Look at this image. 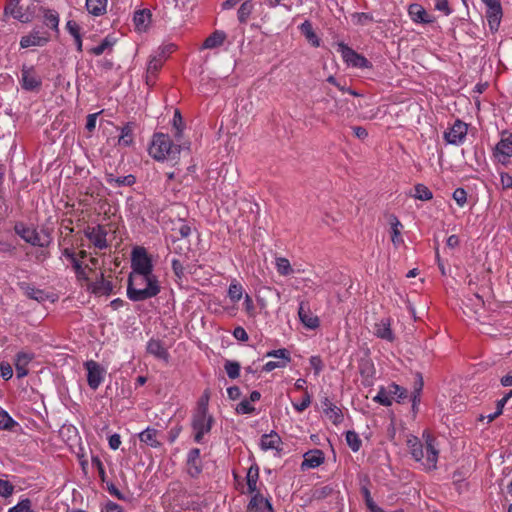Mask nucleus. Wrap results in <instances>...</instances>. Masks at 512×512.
I'll use <instances>...</instances> for the list:
<instances>
[{
	"label": "nucleus",
	"instance_id": "f257e3e1",
	"mask_svg": "<svg viewBox=\"0 0 512 512\" xmlns=\"http://www.w3.org/2000/svg\"><path fill=\"white\" fill-rule=\"evenodd\" d=\"M423 438L424 444L415 436L409 437L407 440L409 452L413 459L420 462L426 470H434L437 467L439 450L435 439L428 432L423 433Z\"/></svg>",
	"mask_w": 512,
	"mask_h": 512
},
{
	"label": "nucleus",
	"instance_id": "f03ea898",
	"mask_svg": "<svg viewBox=\"0 0 512 512\" xmlns=\"http://www.w3.org/2000/svg\"><path fill=\"white\" fill-rule=\"evenodd\" d=\"M161 287L154 274H130L127 285V297L134 302L144 301L157 296Z\"/></svg>",
	"mask_w": 512,
	"mask_h": 512
},
{
	"label": "nucleus",
	"instance_id": "7ed1b4c3",
	"mask_svg": "<svg viewBox=\"0 0 512 512\" xmlns=\"http://www.w3.org/2000/svg\"><path fill=\"white\" fill-rule=\"evenodd\" d=\"M180 153V146L172 143L167 134L156 133L149 148V154L158 161L175 159Z\"/></svg>",
	"mask_w": 512,
	"mask_h": 512
},
{
	"label": "nucleus",
	"instance_id": "20e7f679",
	"mask_svg": "<svg viewBox=\"0 0 512 512\" xmlns=\"http://www.w3.org/2000/svg\"><path fill=\"white\" fill-rule=\"evenodd\" d=\"M215 420L211 414L193 413L191 417V429L194 442L204 444L206 436L211 432Z\"/></svg>",
	"mask_w": 512,
	"mask_h": 512
},
{
	"label": "nucleus",
	"instance_id": "39448f33",
	"mask_svg": "<svg viewBox=\"0 0 512 512\" xmlns=\"http://www.w3.org/2000/svg\"><path fill=\"white\" fill-rule=\"evenodd\" d=\"M15 232L27 243L38 246L47 247L52 241L51 235L48 230L42 229L38 231L33 227H26L23 224L15 226Z\"/></svg>",
	"mask_w": 512,
	"mask_h": 512
},
{
	"label": "nucleus",
	"instance_id": "423d86ee",
	"mask_svg": "<svg viewBox=\"0 0 512 512\" xmlns=\"http://www.w3.org/2000/svg\"><path fill=\"white\" fill-rule=\"evenodd\" d=\"M83 234L89 240L90 247L95 250H105L109 247L108 230L105 225H87L83 229Z\"/></svg>",
	"mask_w": 512,
	"mask_h": 512
},
{
	"label": "nucleus",
	"instance_id": "0eeeda50",
	"mask_svg": "<svg viewBox=\"0 0 512 512\" xmlns=\"http://www.w3.org/2000/svg\"><path fill=\"white\" fill-rule=\"evenodd\" d=\"M132 272L130 274H153V263L144 247H135L131 255Z\"/></svg>",
	"mask_w": 512,
	"mask_h": 512
},
{
	"label": "nucleus",
	"instance_id": "6e6552de",
	"mask_svg": "<svg viewBox=\"0 0 512 512\" xmlns=\"http://www.w3.org/2000/svg\"><path fill=\"white\" fill-rule=\"evenodd\" d=\"M497 161L503 165L509 163L512 157V133L503 132L500 141L496 144L493 152Z\"/></svg>",
	"mask_w": 512,
	"mask_h": 512
},
{
	"label": "nucleus",
	"instance_id": "1a4fd4ad",
	"mask_svg": "<svg viewBox=\"0 0 512 512\" xmlns=\"http://www.w3.org/2000/svg\"><path fill=\"white\" fill-rule=\"evenodd\" d=\"M84 367L87 371V383L89 387L92 390L98 389L104 381L106 369L94 360L86 361Z\"/></svg>",
	"mask_w": 512,
	"mask_h": 512
},
{
	"label": "nucleus",
	"instance_id": "9d476101",
	"mask_svg": "<svg viewBox=\"0 0 512 512\" xmlns=\"http://www.w3.org/2000/svg\"><path fill=\"white\" fill-rule=\"evenodd\" d=\"M337 51L348 66L355 68H368L370 66L369 61L364 56L358 54L343 42L338 44Z\"/></svg>",
	"mask_w": 512,
	"mask_h": 512
},
{
	"label": "nucleus",
	"instance_id": "9b49d317",
	"mask_svg": "<svg viewBox=\"0 0 512 512\" xmlns=\"http://www.w3.org/2000/svg\"><path fill=\"white\" fill-rule=\"evenodd\" d=\"M467 130L466 123L456 120L454 124L444 132V139L448 144L456 146L461 145L466 138Z\"/></svg>",
	"mask_w": 512,
	"mask_h": 512
},
{
	"label": "nucleus",
	"instance_id": "f8f14e48",
	"mask_svg": "<svg viewBox=\"0 0 512 512\" xmlns=\"http://www.w3.org/2000/svg\"><path fill=\"white\" fill-rule=\"evenodd\" d=\"M21 87L26 91H35L41 87L42 81L32 66H23L21 69Z\"/></svg>",
	"mask_w": 512,
	"mask_h": 512
},
{
	"label": "nucleus",
	"instance_id": "ddd939ff",
	"mask_svg": "<svg viewBox=\"0 0 512 512\" xmlns=\"http://www.w3.org/2000/svg\"><path fill=\"white\" fill-rule=\"evenodd\" d=\"M19 2L20 0H9L4 9L5 15H9L22 23L31 22L33 13L29 11V8L23 10V8L19 6Z\"/></svg>",
	"mask_w": 512,
	"mask_h": 512
},
{
	"label": "nucleus",
	"instance_id": "4468645a",
	"mask_svg": "<svg viewBox=\"0 0 512 512\" xmlns=\"http://www.w3.org/2000/svg\"><path fill=\"white\" fill-rule=\"evenodd\" d=\"M298 316L301 323L308 329L319 327V319L313 315L308 302L301 301L298 308Z\"/></svg>",
	"mask_w": 512,
	"mask_h": 512
},
{
	"label": "nucleus",
	"instance_id": "2eb2a0df",
	"mask_svg": "<svg viewBox=\"0 0 512 512\" xmlns=\"http://www.w3.org/2000/svg\"><path fill=\"white\" fill-rule=\"evenodd\" d=\"M202 461L200 458V449L192 448L187 454V472L188 474L196 478L202 472Z\"/></svg>",
	"mask_w": 512,
	"mask_h": 512
},
{
	"label": "nucleus",
	"instance_id": "dca6fc26",
	"mask_svg": "<svg viewBox=\"0 0 512 512\" xmlns=\"http://www.w3.org/2000/svg\"><path fill=\"white\" fill-rule=\"evenodd\" d=\"M324 453L319 450H311L304 454V459L301 463V469H313L319 467L324 462Z\"/></svg>",
	"mask_w": 512,
	"mask_h": 512
},
{
	"label": "nucleus",
	"instance_id": "f3484780",
	"mask_svg": "<svg viewBox=\"0 0 512 512\" xmlns=\"http://www.w3.org/2000/svg\"><path fill=\"white\" fill-rule=\"evenodd\" d=\"M88 290L95 295L103 296L110 295L113 291V284L111 281L106 280L101 273L100 277L94 282H89Z\"/></svg>",
	"mask_w": 512,
	"mask_h": 512
},
{
	"label": "nucleus",
	"instance_id": "a211bd4d",
	"mask_svg": "<svg viewBox=\"0 0 512 512\" xmlns=\"http://www.w3.org/2000/svg\"><path fill=\"white\" fill-rule=\"evenodd\" d=\"M160 432L155 428L147 427L145 430L139 433L140 442L151 448H159L162 443L159 440Z\"/></svg>",
	"mask_w": 512,
	"mask_h": 512
},
{
	"label": "nucleus",
	"instance_id": "6ab92c4d",
	"mask_svg": "<svg viewBox=\"0 0 512 512\" xmlns=\"http://www.w3.org/2000/svg\"><path fill=\"white\" fill-rule=\"evenodd\" d=\"M20 289L30 299L36 300L39 303H43L49 299L48 293L42 289H38L28 283L22 282L19 284Z\"/></svg>",
	"mask_w": 512,
	"mask_h": 512
},
{
	"label": "nucleus",
	"instance_id": "aec40b11",
	"mask_svg": "<svg viewBox=\"0 0 512 512\" xmlns=\"http://www.w3.org/2000/svg\"><path fill=\"white\" fill-rule=\"evenodd\" d=\"M322 408L325 415L334 423L338 424L343 420V414L331 400L324 398L322 401Z\"/></svg>",
	"mask_w": 512,
	"mask_h": 512
},
{
	"label": "nucleus",
	"instance_id": "412c9836",
	"mask_svg": "<svg viewBox=\"0 0 512 512\" xmlns=\"http://www.w3.org/2000/svg\"><path fill=\"white\" fill-rule=\"evenodd\" d=\"M147 352L158 359L168 361L169 353L163 343L158 339H150L148 341Z\"/></svg>",
	"mask_w": 512,
	"mask_h": 512
},
{
	"label": "nucleus",
	"instance_id": "4be33fe9",
	"mask_svg": "<svg viewBox=\"0 0 512 512\" xmlns=\"http://www.w3.org/2000/svg\"><path fill=\"white\" fill-rule=\"evenodd\" d=\"M502 6L497 5L486 9V18L492 31H497L502 19Z\"/></svg>",
	"mask_w": 512,
	"mask_h": 512
},
{
	"label": "nucleus",
	"instance_id": "5701e85b",
	"mask_svg": "<svg viewBox=\"0 0 512 512\" xmlns=\"http://www.w3.org/2000/svg\"><path fill=\"white\" fill-rule=\"evenodd\" d=\"M265 510L271 511V504L259 493L255 494L248 504L247 512H265Z\"/></svg>",
	"mask_w": 512,
	"mask_h": 512
},
{
	"label": "nucleus",
	"instance_id": "b1692460",
	"mask_svg": "<svg viewBox=\"0 0 512 512\" xmlns=\"http://www.w3.org/2000/svg\"><path fill=\"white\" fill-rule=\"evenodd\" d=\"M409 15L414 22L417 23H431L432 19L426 10L419 4H411L408 9Z\"/></svg>",
	"mask_w": 512,
	"mask_h": 512
},
{
	"label": "nucleus",
	"instance_id": "393cba45",
	"mask_svg": "<svg viewBox=\"0 0 512 512\" xmlns=\"http://www.w3.org/2000/svg\"><path fill=\"white\" fill-rule=\"evenodd\" d=\"M227 38L224 31L215 30L203 42L202 49H214L222 46Z\"/></svg>",
	"mask_w": 512,
	"mask_h": 512
},
{
	"label": "nucleus",
	"instance_id": "a878e982",
	"mask_svg": "<svg viewBox=\"0 0 512 512\" xmlns=\"http://www.w3.org/2000/svg\"><path fill=\"white\" fill-rule=\"evenodd\" d=\"M135 28L138 31H145L151 22V12L148 9L138 10L133 17Z\"/></svg>",
	"mask_w": 512,
	"mask_h": 512
},
{
	"label": "nucleus",
	"instance_id": "bb28decb",
	"mask_svg": "<svg viewBox=\"0 0 512 512\" xmlns=\"http://www.w3.org/2000/svg\"><path fill=\"white\" fill-rule=\"evenodd\" d=\"M48 41V37L41 36L38 32H33L29 35L23 36L20 40L21 48H28L31 46H43Z\"/></svg>",
	"mask_w": 512,
	"mask_h": 512
},
{
	"label": "nucleus",
	"instance_id": "cd10ccee",
	"mask_svg": "<svg viewBox=\"0 0 512 512\" xmlns=\"http://www.w3.org/2000/svg\"><path fill=\"white\" fill-rule=\"evenodd\" d=\"M300 32L305 36L306 40L313 46V47H319L320 46V39L315 33L313 26L310 21L306 20L304 21L300 27Z\"/></svg>",
	"mask_w": 512,
	"mask_h": 512
},
{
	"label": "nucleus",
	"instance_id": "c85d7f7f",
	"mask_svg": "<svg viewBox=\"0 0 512 512\" xmlns=\"http://www.w3.org/2000/svg\"><path fill=\"white\" fill-rule=\"evenodd\" d=\"M374 333L378 338L392 342L394 340V334L390 328V323L387 320H381L375 324Z\"/></svg>",
	"mask_w": 512,
	"mask_h": 512
},
{
	"label": "nucleus",
	"instance_id": "c756f323",
	"mask_svg": "<svg viewBox=\"0 0 512 512\" xmlns=\"http://www.w3.org/2000/svg\"><path fill=\"white\" fill-rule=\"evenodd\" d=\"M281 444V438L276 433H270V434H264L261 437V448L264 451L272 450V449H279V446Z\"/></svg>",
	"mask_w": 512,
	"mask_h": 512
},
{
	"label": "nucleus",
	"instance_id": "7c9ffc66",
	"mask_svg": "<svg viewBox=\"0 0 512 512\" xmlns=\"http://www.w3.org/2000/svg\"><path fill=\"white\" fill-rule=\"evenodd\" d=\"M106 182L112 187L131 186L135 183V177L133 175L117 177L113 174H108Z\"/></svg>",
	"mask_w": 512,
	"mask_h": 512
},
{
	"label": "nucleus",
	"instance_id": "2f4dec72",
	"mask_svg": "<svg viewBox=\"0 0 512 512\" xmlns=\"http://www.w3.org/2000/svg\"><path fill=\"white\" fill-rule=\"evenodd\" d=\"M107 0H86L88 12L94 16L103 15L106 12Z\"/></svg>",
	"mask_w": 512,
	"mask_h": 512
},
{
	"label": "nucleus",
	"instance_id": "473e14b6",
	"mask_svg": "<svg viewBox=\"0 0 512 512\" xmlns=\"http://www.w3.org/2000/svg\"><path fill=\"white\" fill-rule=\"evenodd\" d=\"M31 360V357H29L25 353H18L17 359L15 363L16 373L18 378H23L28 374V370L26 368V365Z\"/></svg>",
	"mask_w": 512,
	"mask_h": 512
},
{
	"label": "nucleus",
	"instance_id": "72a5a7b5",
	"mask_svg": "<svg viewBox=\"0 0 512 512\" xmlns=\"http://www.w3.org/2000/svg\"><path fill=\"white\" fill-rule=\"evenodd\" d=\"M133 140H134L133 128L128 123L121 129V133L118 138V144L123 147H128V146L132 145Z\"/></svg>",
	"mask_w": 512,
	"mask_h": 512
},
{
	"label": "nucleus",
	"instance_id": "f704fd0d",
	"mask_svg": "<svg viewBox=\"0 0 512 512\" xmlns=\"http://www.w3.org/2000/svg\"><path fill=\"white\" fill-rule=\"evenodd\" d=\"M163 65V58L161 56H153L150 58L147 66L146 83H149L150 75L156 76L158 71Z\"/></svg>",
	"mask_w": 512,
	"mask_h": 512
},
{
	"label": "nucleus",
	"instance_id": "c9c22d12",
	"mask_svg": "<svg viewBox=\"0 0 512 512\" xmlns=\"http://www.w3.org/2000/svg\"><path fill=\"white\" fill-rule=\"evenodd\" d=\"M253 9H254V3L251 0H247V1L243 2L237 12L238 20L241 23L247 22Z\"/></svg>",
	"mask_w": 512,
	"mask_h": 512
},
{
	"label": "nucleus",
	"instance_id": "e433bc0d",
	"mask_svg": "<svg viewBox=\"0 0 512 512\" xmlns=\"http://www.w3.org/2000/svg\"><path fill=\"white\" fill-rule=\"evenodd\" d=\"M259 477V469L257 466H251L247 472V486L249 492H255L257 489V481Z\"/></svg>",
	"mask_w": 512,
	"mask_h": 512
},
{
	"label": "nucleus",
	"instance_id": "4c0bfd02",
	"mask_svg": "<svg viewBox=\"0 0 512 512\" xmlns=\"http://www.w3.org/2000/svg\"><path fill=\"white\" fill-rule=\"evenodd\" d=\"M414 197L418 200L429 201L433 198L432 191L424 184H417L414 187Z\"/></svg>",
	"mask_w": 512,
	"mask_h": 512
},
{
	"label": "nucleus",
	"instance_id": "58836bf2",
	"mask_svg": "<svg viewBox=\"0 0 512 512\" xmlns=\"http://www.w3.org/2000/svg\"><path fill=\"white\" fill-rule=\"evenodd\" d=\"M401 227H402V224L400 223V221L396 217H393L391 220V230H392L391 240L395 246H398L403 242L402 237H401V231H400Z\"/></svg>",
	"mask_w": 512,
	"mask_h": 512
},
{
	"label": "nucleus",
	"instance_id": "ea45409f",
	"mask_svg": "<svg viewBox=\"0 0 512 512\" xmlns=\"http://www.w3.org/2000/svg\"><path fill=\"white\" fill-rule=\"evenodd\" d=\"M373 400L383 406H390L392 404V396L389 388L381 387Z\"/></svg>",
	"mask_w": 512,
	"mask_h": 512
},
{
	"label": "nucleus",
	"instance_id": "a19ab883",
	"mask_svg": "<svg viewBox=\"0 0 512 512\" xmlns=\"http://www.w3.org/2000/svg\"><path fill=\"white\" fill-rule=\"evenodd\" d=\"M18 423L8 414V412L0 411V429L11 431Z\"/></svg>",
	"mask_w": 512,
	"mask_h": 512
},
{
	"label": "nucleus",
	"instance_id": "79ce46f5",
	"mask_svg": "<svg viewBox=\"0 0 512 512\" xmlns=\"http://www.w3.org/2000/svg\"><path fill=\"white\" fill-rule=\"evenodd\" d=\"M224 369L230 379H236L240 375V363L237 361L227 360L224 364Z\"/></svg>",
	"mask_w": 512,
	"mask_h": 512
},
{
	"label": "nucleus",
	"instance_id": "37998d69",
	"mask_svg": "<svg viewBox=\"0 0 512 512\" xmlns=\"http://www.w3.org/2000/svg\"><path fill=\"white\" fill-rule=\"evenodd\" d=\"M346 442L353 452H358L362 441L355 431L346 432Z\"/></svg>",
	"mask_w": 512,
	"mask_h": 512
},
{
	"label": "nucleus",
	"instance_id": "c03bdc74",
	"mask_svg": "<svg viewBox=\"0 0 512 512\" xmlns=\"http://www.w3.org/2000/svg\"><path fill=\"white\" fill-rule=\"evenodd\" d=\"M228 296L232 302H238L243 296V288L238 282H232L228 288Z\"/></svg>",
	"mask_w": 512,
	"mask_h": 512
},
{
	"label": "nucleus",
	"instance_id": "a18cd8bd",
	"mask_svg": "<svg viewBox=\"0 0 512 512\" xmlns=\"http://www.w3.org/2000/svg\"><path fill=\"white\" fill-rule=\"evenodd\" d=\"M44 24L51 29L58 30L59 16L53 10H46L44 13Z\"/></svg>",
	"mask_w": 512,
	"mask_h": 512
},
{
	"label": "nucleus",
	"instance_id": "49530a36",
	"mask_svg": "<svg viewBox=\"0 0 512 512\" xmlns=\"http://www.w3.org/2000/svg\"><path fill=\"white\" fill-rule=\"evenodd\" d=\"M276 268L280 275L287 276L293 272L288 259L279 257L276 259Z\"/></svg>",
	"mask_w": 512,
	"mask_h": 512
},
{
	"label": "nucleus",
	"instance_id": "de8ad7c7",
	"mask_svg": "<svg viewBox=\"0 0 512 512\" xmlns=\"http://www.w3.org/2000/svg\"><path fill=\"white\" fill-rule=\"evenodd\" d=\"M391 396L396 397L397 402H402L407 398V390L396 383H392L388 386Z\"/></svg>",
	"mask_w": 512,
	"mask_h": 512
},
{
	"label": "nucleus",
	"instance_id": "09e8293b",
	"mask_svg": "<svg viewBox=\"0 0 512 512\" xmlns=\"http://www.w3.org/2000/svg\"><path fill=\"white\" fill-rule=\"evenodd\" d=\"M113 44L114 41L110 37H105L99 45L90 49V53L99 56L111 48Z\"/></svg>",
	"mask_w": 512,
	"mask_h": 512
},
{
	"label": "nucleus",
	"instance_id": "8fccbe9b",
	"mask_svg": "<svg viewBox=\"0 0 512 512\" xmlns=\"http://www.w3.org/2000/svg\"><path fill=\"white\" fill-rule=\"evenodd\" d=\"M171 266L177 282H181L185 276V268L183 263L179 259L173 258L171 261Z\"/></svg>",
	"mask_w": 512,
	"mask_h": 512
},
{
	"label": "nucleus",
	"instance_id": "3c124183",
	"mask_svg": "<svg viewBox=\"0 0 512 512\" xmlns=\"http://www.w3.org/2000/svg\"><path fill=\"white\" fill-rule=\"evenodd\" d=\"M91 465H92V467L97 469L101 481L103 483L106 482L107 476H106L105 468H104V465H103L101 459L98 456H92Z\"/></svg>",
	"mask_w": 512,
	"mask_h": 512
},
{
	"label": "nucleus",
	"instance_id": "603ef678",
	"mask_svg": "<svg viewBox=\"0 0 512 512\" xmlns=\"http://www.w3.org/2000/svg\"><path fill=\"white\" fill-rule=\"evenodd\" d=\"M290 361L287 360V358H284V360H275V361H268L262 368L265 372H271L276 368H284L288 365Z\"/></svg>",
	"mask_w": 512,
	"mask_h": 512
},
{
	"label": "nucleus",
	"instance_id": "864d4df0",
	"mask_svg": "<svg viewBox=\"0 0 512 512\" xmlns=\"http://www.w3.org/2000/svg\"><path fill=\"white\" fill-rule=\"evenodd\" d=\"M422 388H423V380H422V377L419 376L418 382L416 383L414 391H413V394H412V407H413V410L416 409V406L420 402V395H421Z\"/></svg>",
	"mask_w": 512,
	"mask_h": 512
},
{
	"label": "nucleus",
	"instance_id": "5fc2aeb1",
	"mask_svg": "<svg viewBox=\"0 0 512 512\" xmlns=\"http://www.w3.org/2000/svg\"><path fill=\"white\" fill-rule=\"evenodd\" d=\"M9 512H33L31 509V501L28 498L23 499L10 508Z\"/></svg>",
	"mask_w": 512,
	"mask_h": 512
},
{
	"label": "nucleus",
	"instance_id": "6e6d98bb",
	"mask_svg": "<svg viewBox=\"0 0 512 512\" xmlns=\"http://www.w3.org/2000/svg\"><path fill=\"white\" fill-rule=\"evenodd\" d=\"M255 411L254 406L247 399L242 400L236 407L238 414H251Z\"/></svg>",
	"mask_w": 512,
	"mask_h": 512
},
{
	"label": "nucleus",
	"instance_id": "4d7b16f0",
	"mask_svg": "<svg viewBox=\"0 0 512 512\" xmlns=\"http://www.w3.org/2000/svg\"><path fill=\"white\" fill-rule=\"evenodd\" d=\"M266 357H273L277 360H284V358H287V360L291 361L290 353L285 348L269 351L266 353Z\"/></svg>",
	"mask_w": 512,
	"mask_h": 512
},
{
	"label": "nucleus",
	"instance_id": "13d9d810",
	"mask_svg": "<svg viewBox=\"0 0 512 512\" xmlns=\"http://www.w3.org/2000/svg\"><path fill=\"white\" fill-rule=\"evenodd\" d=\"M453 199L460 206L463 207L467 202V193L463 188H457L453 192Z\"/></svg>",
	"mask_w": 512,
	"mask_h": 512
},
{
	"label": "nucleus",
	"instance_id": "bf43d9fd",
	"mask_svg": "<svg viewBox=\"0 0 512 512\" xmlns=\"http://www.w3.org/2000/svg\"><path fill=\"white\" fill-rule=\"evenodd\" d=\"M14 492V486L7 480L0 479V496L9 497Z\"/></svg>",
	"mask_w": 512,
	"mask_h": 512
},
{
	"label": "nucleus",
	"instance_id": "052dcab7",
	"mask_svg": "<svg viewBox=\"0 0 512 512\" xmlns=\"http://www.w3.org/2000/svg\"><path fill=\"white\" fill-rule=\"evenodd\" d=\"M104 483L106 484V489L110 495L119 500H126L125 495L111 481L107 480Z\"/></svg>",
	"mask_w": 512,
	"mask_h": 512
},
{
	"label": "nucleus",
	"instance_id": "680f3d73",
	"mask_svg": "<svg viewBox=\"0 0 512 512\" xmlns=\"http://www.w3.org/2000/svg\"><path fill=\"white\" fill-rule=\"evenodd\" d=\"M208 400H209V395H208L207 392H205L204 395L198 401L197 409L195 410L194 413L209 414V412H208Z\"/></svg>",
	"mask_w": 512,
	"mask_h": 512
},
{
	"label": "nucleus",
	"instance_id": "e2e57ef3",
	"mask_svg": "<svg viewBox=\"0 0 512 512\" xmlns=\"http://www.w3.org/2000/svg\"><path fill=\"white\" fill-rule=\"evenodd\" d=\"M182 117L178 110L175 111L173 116V126L176 129L175 137L179 139L182 136Z\"/></svg>",
	"mask_w": 512,
	"mask_h": 512
},
{
	"label": "nucleus",
	"instance_id": "0e129e2a",
	"mask_svg": "<svg viewBox=\"0 0 512 512\" xmlns=\"http://www.w3.org/2000/svg\"><path fill=\"white\" fill-rule=\"evenodd\" d=\"M0 374L4 380L11 379L13 376V369H12L11 365L7 362H1L0 363Z\"/></svg>",
	"mask_w": 512,
	"mask_h": 512
},
{
	"label": "nucleus",
	"instance_id": "69168bd1",
	"mask_svg": "<svg viewBox=\"0 0 512 512\" xmlns=\"http://www.w3.org/2000/svg\"><path fill=\"white\" fill-rule=\"evenodd\" d=\"M88 268V265H86L85 267H81L79 270H76L75 271V275H76V278L78 281H81V282H85L86 285H87V289L89 288V282L90 279H89V275L87 273V269Z\"/></svg>",
	"mask_w": 512,
	"mask_h": 512
},
{
	"label": "nucleus",
	"instance_id": "338daca9",
	"mask_svg": "<svg viewBox=\"0 0 512 512\" xmlns=\"http://www.w3.org/2000/svg\"><path fill=\"white\" fill-rule=\"evenodd\" d=\"M181 238H187L191 234V227L184 221H180L179 226L174 228Z\"/></svg>",
	"mask_w": 512,
	"mask_h": 512
},
{
	"label": "nucleus",
	"instance_id": "774afa93",
	"mask_svg": "<svg viewBox=\"0 0 512 512\" xmlns=\"http://www.w3.org/2000/svg\"><path fill=\"white\" fill-rule=\"evenodd\" d=\"M500 184L502 189H512V176L509 173H500Z\"/></svg>",
	"mask_w": 512,
	"mask_h": 512
}]
</instances>
